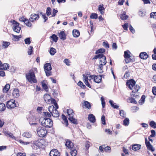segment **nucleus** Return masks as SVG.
I'll use <instances>...</instances> for the list:
<instances>
[{
  "instance_id": "f257e3e1",
  "label": "nucleus",
  "mask_w": 156,
  "mask_h": 156,
  "mask_svg": "<svg viewBox=\"0 0 156 156\" xmlns=\"http://www.w3.org/2000/svg\"><path fill=\"white\" fill-rule=\"evenodd\" d=\"M98 58L99 61V65L98 68V72L100 73L103 72V66L105 65L106 63V58L105 56L103 54H98L95 55L93 58V60Z\"/></svg>"
},
{
  "instance_id": "f03ea898",
  "label": "nucleus",
  "mask_w": 156,
  "mask_h": 156,
  "mask_svg": "<svg viewBox=\"0 0 156 156\" xmlns=\"http://www.w3.org/2000/svg\"><path fill=\"white\" fill-rule=\"evenodd\" d=\"M26 79L30 83H35L37 82L34 72L33 70H30L29 72L26 74Z\"/></svg>"
},
{
  "instance_id": "7ed1b4c3",
  "label": "nucleus",
  "mask_w": 156,
  "mask_h": 156,
  "mask_svg": "<svg viewBox=\"0 0 156 156\" xmlns=\"http://www.w3.org/2000/svg\"><path fill=\"white\" fill-rule=\"evenodd\" d=\"M44 141V139H39L37 140H34L31 142L32 148L34 149H36L37 148H39L41 147L44 144L43 143Z\"/></svg>"
},
{
  "instance_id": "20e7f679",
  "label": "nucleus",
  "mask_w": 156,
  "mask_h": 156,
  "mask_svg": "<svg viewBox=\"0 0 156 156\" xmlns=\"http://www.w3.org/2000/svg\"><path fill=\"white\" fill-rule=\"evenodd\" d=\"M42 125L46 127L51 128L53 126L52 120L49 118H45L42 122Z\"/></svg>"
},
{
  "instance_id": "39448f33",
  "label": "nucleus",
  "mask_w": 156,
  "mask_h": 156,
  "mask_svg": "<svg viewBox=\"0 0 156 156\" xmlns=\"http://www.w3.org/2000/svg\"><path fill=\"white\" fill-rule=\"evenodd\" d=\"M37 131L39 136L41 137H44L47 133V130L46 129L43 127H38Z\"/></svg>"
},
{
  "instance_id": "423d86ee",
  "label": "nucleus",
  "mask_w": 156,
  "mask_h": 156,
  "mask_svg": "<svg viewBox=\"0 0 156 156\" xmlns=\"http://www.w3.org/2000/svg\"><path fill=\"white\" fill-rule=\"evenodd\" d=\"M44 69L46 76H49L51 75V70L52 69L50 63H47L44 64Z\"/></svg>"
},
{
  "instance_id": "0eeeda50",
  "label": "nucleus",
  "mask_w": 156,
  "mask_h": 156,
  "mask_svg": "<svg viewBox=\"0 0 156 156\" xmlns=\"http://www.w3.org/2000/svg\"><path fill=\"white\" fill-rule=\"evenodd\" d=\"M12 23L13 25L12 28L13 31L17 33H20L21 29L19 26L20 23L15 20H13Z\"/></svg>"
},
{
  "instance_id": "6e6552de",
  "label": "nucleus",
  "mask_w": 156,
  "mask_h": 156,
  "mask_svg": "<svg viewBox=\"0 0 156 156\" xmlns=\"http://www.w3.org/2000/svg\"><path fill=\"white\" fill-rule=\"evenodd\" d=\"M128 52L130 53V52L128 50L125 51L124 52V56L125 58V60L126 63H129L131 62H133L134 61V59L130 58V56L128 53Z\"/></svg>"
},
{
  "instance_id": "1a4fd4ad",
  "label": "nucleus",
  "mask_w": 156,
  "mask_h": 156,
  "mask_svg": "<svg viewBox=\"0 0 156 156\" xmlns=\"http://www.w3.org/2000/svg\"><path fill=\"white\" fill-rule=\"evenodd\" d=\"M136 83V81L133 79H131L127 81L126 85L130 90H132Z\"/></svg>"
},
{
  "instance_id": "9d476101",
  "label": "nucleus",
  "mask_w": 156,
  "mask_h": 156,
  "mask_svg": "<svg viewBox=\"0 0 156 156\" xmlns=\"http://www.w3.org/2000/svg\"><path fill=\"white\" fill-rule=\"evenodd\" d=\"M134 90H133L132 93L130 94L131 96L135 97V98H139V96L138 95H135V93L137 92L140 88V87L138 85H136L134 86Z\"/></svg>"
},
{
  "instance_id": "9b49d317",
  "label": "nucleus",
  "mask_w": 156,
  "mask_h": 156,
  "mask_svg": "<svg viewBox=\"0 0 156 156\" xmlns=\"http://www.w3.org/2000/svg\"><path fill=\"white\" fill-rule=\"evenodd\" d=\"M15 101L14 100L11 99L7 101V107L8 108H13L16 107Z\"/></svg>"
},
{
  "instance_id": "f8f14e48",
  "label": "nucleus",
  "mask_w": 156,
  "mask_h": 156,
  "mask_svg": "<svg viewBox=\"0 0 156 156\" xmlns=\"http://www.w3.org/2000/svg\"><path fill=\"white\" fill-rule=\"evenodd\" d=\"M145 143L147 148V149L151 151L152 152L154 151L155 150L154 148L152 146L151 144L149 141H147V138H145Z\"/></svg>"
},
{
  "instance_id": "ddd939ff",
  "label": "nucleus",
  "mask_w": 156,
  "mask_h": 156,
  "mask_svg": "<svg viewBox=\"0 0 156 156\" xmlns=\"http://www.w3.org/2000/svg\"><path fill=\"white\" fill-rule=\"evenodd\" d=\"M50 156H60V153L56 149H53L50 152Z\"/></svg>"
},
{
  "instance_id": "4468645a",
  "label": "nucleus",
  "mask_w": 156,
  "mask_h": 156,
  "mask_svg": "<svg viewBox=\"0 0 156 156\" xmlns=\"http://www.w3.org/2000/svg\"><path fill=\"white\" fill-rule=\"evenodd\" d=\"M27 120H28L29 123L30 125H37V123L35 122V119L34 117L33 116H28L27 117Z\"/></svg>"
},
{
  "instance_id": "2eb2a0df",
  "label": "nucleus",
  "mask_w": 156,
  "mask_h": 156,
  "mask_svg": "<svg viewBox=\"0 0 156 156\" xmlns=\"http://www.w3.org/2000/svg\"><path fill=\"white\" fill-rule=\"evenodd\" d=\"M132 149L135 151L140 150L141 148V146L140 144H134L131 145Z\"/></svg>"
},
{
  "instance_id": "dca6fc26",
  "label": "nucleus",
  "mask_w": 156,
  "mask_h": 156,
  "mask_svg": "<svg viewBox=\"0 0 156 156\" xmlns=\"http://www.w3.org/2000/svg\"><path fill=\"white\" fill-rule=\"evenodd\" d=\"M66 147H67L68 148L71 149L74 147L73 143L70 140H67L65 144Z\"/></svg>"
},
{
  "instance_id": "f3484780",
  "label": "nucleus",
  "mask_w": 156,
  "mask_h": 156,
  "mask_svg": "<svg viewBox=\"0 0 156 156\" xmlns=\"http://www.w3.org/2000/svg\"><path fill=\"white\" fill-rule=\"evenodd\" d=\"M88 119L90 122L93 123L95 122L96 121L95 116L91 114L88 115Z\"/></svg>"
},
{
  "instance_id": "a211bd4d",
  "label": "nucleus",
  "mask_w": 156,
  "mask_h": 156,
  "mask_svg": "<svg viewBox=\"0 0 156 156\" xmlns=\"http://www.w3.org/2000/svg\"><path fill=\"white\" fill-rule=\"evenodd\" d=\"M139 57L142 59H146L148 57V55L145 52H143L140 53Z\"/></svg>"
},
{
  "instance_id": "6ab92c4d",
  "label": "nucleus",
  "mask_w": 156,
  "mask_h": 156,
  "mask_svg": "<svg viewBox=\"0 0 156 156\" xmlns=\"http://www.w3.org/2000/svg\"><path fill=\"white\" fill-rule=\"evenodd\" d=\"M104 76L103 75H100L99 76H97L96 77H95L94 79V81L96 83H100L102 80V77Z\"/></svg>"
},
{
  "instance_id": "aec40b11",
  "label": "nucleus",
  "mask_w": 156,
  "mask_h": 156,
  "mask_svg": "<svg viewBox=\"0 0 156 156\" xmlns=\"http://www.w3.org/2000/svg\"><path fill=\"white\" fill-rule=\"evenodd\" d=\"M9 67V65L7 63H4L2 64V66L0 67V70H6Z\"/></svg>"
},
{
  "instance_id": "412c9836",
  "label": "nucleus",
  "mask_w": 156,
  "mask_h": 156,
  "mask_svg": "<svg viewBox=\"0 0 156 156\" xmlns=\"http://www.w3.org/2000/svg\"><path fill=\"white\" fill-rule=\"evenodd\" d=\"M83 105L85 107V108H87L88 109H90L91 108V105L90 103L88 101H84Z\"/></svg>"
},
{
  "instance_id": "4be33fe9",
  "label": "nucleus",
  "mask_w": 156,
  "mask_h": 156,
  "mask_svg": "<svg viewBox=\"0 0 156 156\" xmlns=\"http://www.w3.org/2000/svg\"><path fill=\"white\" fill-rule=\"evenodd\" d=\"M67 112L69 117H73L74 113L72 109L69 108L67 109Z\"/></svg>"
},
{
  "instance_id": "5701e85b",
  "label": "nucleus",
  "mask_w": 156,
  "mask_h": 156,
  "mask_svg": "<svg viewBox=\"0 0 156 156\" xmlns=\"http://www.w3.org/2000/svg\"><path fill=\"white\" fill-rule=\"evenodd\" d=\"M59 36L61 39L64 40L66 39V36L65 32L63 31H61L59 34Z\"/></svg>"
},
{
  "instance_id": "b1692460",
  "label": "nucleus",
  "mask_w": 156,
  "mask_h": 156,
  "mask_svg": "<svg viewBox=\"0 0 156 156\" xmlns=\"http://www.w3.org/2000/svg\"><path fill=\"white\" fill-rule=\"evenodd\" d=\"M51 115L52 116L54 117H58L59 115L58 111L57 109H55V108L54 110H53V111Z\"/></svg>"
},
{
  "instance_id": "393cba45",
  "label": "nucleus",
  "mask_w": 156,
  "mask_h": 156,
  "mask_svg": "<svg viewBox=\"0 0 156 156\" xmlns=\"http://www.w3.org/2000/svg\"><path fill=\"white\" fill-rule=\"evenodd\" d=\"M39 17H40L39 15L36 14L35 13H33L30 15V19L31 20H38Z\"/></svg>"
},
{
  "instance_id": "a878e982",
  "label": "nucleus",
  "mask_w": 156,
  "mask_h": 156,
  "mask_svg": "<svg viewBox=\"0 0 156 156\" xmlns=\"http://www.w3.org/2000/svg\"><path fill=\"white\" fill-rule=\"evenodd\" d=\"M34 21V20H31L30 18L29 20L27 19L26 20V21H25V22H24V23L27 27H31L32 26V24L30 22H33Z\"/></svg>"
},
{
  "instance_id": "bb28decb",
  "label": "nucleus",
  "mask_w": 156,
  "mask_h": 156,
  "mask_svg": "<svg viewBox=\"0 0 156 156\" xmlns=\"http://www.w3.org/2000/svg\"><path fill=\"white\" fill-rule=\"evenodd\" d=\"M3 133L6 136H9V137H11L13 139H14L15 138V137L13 136L12 133L8 131H3Z\"/></svg>"
},
{
  "instance_id": "cd10ccee",
  "label": "nucleus",
  "mask_w": 156,
  "mask_h": 156,
  "mask_svg": "<svg viewBox=\"0 0 156 156\" xmlns=\"http://www.w3.org/2000/svg\"><path fill=\"white\" fill-rule=\"evenodd\" d=\"M109 103L110 104L111 107L117 109L119 107V106L116 105V104L114 103V101L112 100H110Z\"/></svg>"
},
{
  "instance_id": "c85d7f7f",
  "label": "nucleus",
  "mask_w": 156,
  "mask_h": 156,
  "mask_svg": "<svg viewBox=\"0 0 156 156\" xmlns=\"http://www.w3.org/2000/svg\"><path fill=\"white\" fill-rule=\"evenodd\" d=\"M13 96L16 98L18 97L19 96V91L18 89H15L14 90L12 93Z\"/></svg>"
},
{
  "instance_id": "c756f323",
  "label": "nucleus",
  "mask_w": 156,
  "mask_h": 156,
  "mask_svg": "<svg viewBox=\"0 0 156 156\" xmlns=\"http://www.w3.org/2000/svg\"><path fill=\"white\" fill-rule=\"evenodd\" d=\"M105 8L103 6V5H100L98 6V10L100 12V13L102 15H103L104 13V11Z\"/></svg>"
},
{
  "instance_id": "7c9ffc66",
  "label": "nucleus",
  "mask_w": 156,
  "mask_h": 156,
  "mask_svg": "<svg viewBox=\"0 0 156 156\" xmlns=\"http://www.w3.org/2000/svg\"><path fill=\"white\" fill-rule=\"evenodd\" d=\"M134 97H132L131 98H129L127 99V101L128 102H130L132 103L136 104H137L136 101L135 100Z\"/></svg>"
},
{
  "instance_id": "2f4dec72",
  "label": "nucleus",
  "mask_w": 156,
  "mask_h": 156,
  "mask_svg": "<svg viewBox=\"0 0 156 156\" xmlns=\"http://www.w3.org/2000/svg\"><path fill=\"white\" fill-rule=\"evenodd\" d=\"M73 34L74 37H77L79 36L80 33L78 30H74L73 31Z\"/></svg>"
},
{
  "instance_id": "473e14b6",
  "label": "nucleus",
  "mask_w": 156,
  "mask_h": 156,
  "mask_svg": "<svg viewBox=\"0 0 156 156\" xmlns=\"http://www.w3.org/2000/svg\"><path fill=\"white\" fill-rule=\"evenodd\" d=\"M120 17L121 19L123 20H126L127 19L128 16L126 15V12H124L122 14L120 15Z\"/></svg>"
},
{
  "instance_id": "72a5a7b5",
  "label": "nucleus",
  "mask_w": 156,
  "mask_h": 156,
  "mask_svg": "<svg viewBox=\"0 0 156 156\" xmlns=\"http://www.w3.org/2000/svg\"><path fill=\"white\" fill-rule=\"evenodd\" d=\"M69 120L74 124H77L78 123L77 120L73 117H70L68 118Z\"/></svg>"
},
{
  "instance_id": "f704fd0d",
  "label": "nucleus",
  "mask_w": 156,
  "mask_h": 156,
  "mask_svg": "<svg viewBox=\"0 0 156 156\" xmlns=\"http://www.w3.org/2000/svg\"><path fill=\"white\" fill-rule=\"evenodd\" d=\"M10 87V86L9 84H6L3 89V93H6L9 90Z\"/></svg>"
},
{
  "instance_id": "c9c22d12",
  "label": "nucleus",
  "mask_w": 156,
  "mask_h": 156,
  "mask_svg": "<svg viewBox=\"0 0 156 156\" xmlns=\"http://www.w3.org/2000/svg\"><path fill=\"white\" fill-rule=\"evenodd\" d=\"M105 51V49L103 48H101L97 50L95 52L96 54H98L101 53L102 54V53H104Z\"/></svg>"
},
{
  "instance_id": "e433bc0d",
  "label": "nucleus",
  "mask_w": 156,
  "mask_h": 156,
  "mask_svg": "<svg viewBox=\"0 0 156 156\" xmlns=\"http://www.w3.org/2000/svg\"><path fill=\"white\" fill-rule=\"evenodd\" d=\"M23 136L27 138H30L31 136V134L29 132H25L23 134Z\"/></svg>"
},
{
  "instance_id": "4c0bfd02",
  "label": "nucleus",
  "mask_w": 156,
  "mask_h": 156,
  "mask_svg": "<svg viewBox=\"0 0 156 156\" xmlns=\"http://www.w3.org/2000/svg\"><path fill=\"white\" fill-rule=\"evenodd\" d=\"M51 37L53 41L55 42H57L58 40V37H57V35L55 34H53L51 36Z\"/></svg>"
},
{
  "instance_id": "58836bf2",
  "label": "nucleus",
  "mask_w": 156,
  "mask_h": 156,
  "mask_svg": "<svg viewBox=\"0 0 156 156\" xmlns=\"http://www.w3.org/2000/svg\"><path fill=\"white\" fill-rule=\"evenodd\" d=\"M12 36L14 38V40L16 41H19L20 38L22 37V36L21 35L19 36H17L13 34H12Z\"/></svg>"
},
{
  "instance_id": "ea45409f",
  "label": "nucleus",
  "mask_w": 156,
  "mask_h": 156,
  "mask_svg": "<svg viewBox=\"0 0 156 156\" xmlns=\"http://www.w3.org/2000/svg\"><path fill=\"white\" fill-rule=\"evenodd\" d=\"M129 123V119L127 118H126L123 121V125L126 126H128Z\"/></svg>"
},
{
  "instance_id": "a19ab883",
  "label": "nucleus",
  "mask_w": 156,
  "mask_h": 156,
  "mask_svg": "<svg viewBox=\"0 0 156 156\" xmlns=\"http://www.w3.org/2000/svg\"><path fill=\"white\" fill-rule=\"evenodd\" d=\"M149 125L153 128H156V123L154 121H151L149 122Z\"/></svg>"
},
{
  "instance_id": "79ce46f5",
  "label": "nucleus",
  "mask_w": 156,
  "mask_h": 156,
  "mask_svg": "<svg viewBox=\"0 0 156 156\" xmlns=\"http://www.w3.org/2000/svg\"><path fill=\"white\" fill-rule=\"evenodd\" d=\"M44 98L45 101H46L47 100L49 101V100L51 98L50 97V96L48 94H46L44 95Z\"/></svg>"
},
{
  "instance_id": "37998d69",
  "label": "nucleus",
  "mask_w": 156,
  "mask_h": 156,
  "mask_svg": "<svg viewBox=\"0 0 156 156\" xmlns=\"http://www.w3.org/2000/svg\"><path fill=\"white\" fill-rule=\"evenodd\" d=\"M56 53V49L52 47L50 48V54L51 55H54Z\"/></svg>"
},
{
  "instance_id": "c03bdc74",
  "label": "nucleus",
  "mask_w": 156,
  "mask_h": 156,
  "mask_svg": "<svg viewBox=\"0 0 156 156\" xmlns=\"http://www.w3.org/2000/svg\"><path fill=\"white\" fill-rule=\"evenodd\" d=\"M145 96L144 95H143L140 99L139 101V103L140 105H141L142 103H144L145 101Z\"/></svg>"
},
{
  "instance_id": "a18cd8bd",
  "label": "nucleus",
  "mask_w": 156,
  "mask_h": 156,
  "mask_svg": "<svg viewBox=\"0 0 156 156\" xmlns=\"http://www.w3.org/2000/svg\"><path fill=\"white\" fill-rule=\"evenodd\" d=\"M33 47L32 46H30L28 50V54L29 55H31L32 54L33 51Z\"/></svg>"
},
{
  "instance_id": "49530a36",
  "label": "nucleus",
  "mask_w": 156,
  "mask_h": 156,
  "mask_svg": "<svg viewBox=\"0 0 156 156\" xmlns=\"http://www.w3.org/2000/svg\"><path fill=\"white\" fill-rule=\"evenodd\" d=\"M42 87L46 91H48V87L46 83L43 82H41Z\"/></svg>"
},
{
  "instance_id": "de8ad7c7",
  "label": "nucleus",
  "mask_w": 156,
  "mask_h": 156,
  "mask_svg": "<svg viewBox=\"0 0 156 156\" xmlns=\"http://www.w3.org/2000/svg\"><path fill=\"white\" fill-rule=\"evenodd\" d=\"M77 154V151L76 149L72 150L70 151V154L72 156H76Z\"/></svg>"
},
{
  "instance_id": "09e8293b",
  "label": "nucleus",
  "mask_w": 156,
  "mask_h": 156,
  "mask_svg": "<svg viewBox=\"0 0 156 156\" xmlns=\"http://www.w3.org/2000/svg\"><path fill=\"white\" fill-rule=\"evenodd\" d=\"M120 115L123 118L126 117V113L123 110H119V112Z\"/></svg>"
},
{
  "instance_id": "8fccbe9b",
  "label": "nucleus",
  "mask_w": 156,
  "mask_h": 156,
  "mask_svg": "<svg viewBox=\"0 0 156 156\" xmlns=\"http://www.w3.org/2000/svg\"><path fill=\"white\" fill-rule=\"evenodd\" d=\"M98 17V15L97 13H92L90 16L91 19H97Z\"/></svg>"
},
{
  "instance_id": "3c124183",
  "label": "nucleus",
  "mask_w": 156,
  "mask_h": 156,
  "mask_svg": "<svg viewBox=\"0 0 156 156\" xmlns=\"http://www.w3.org/2000/svg\"><path fill=\"white\" fill-rule=\"evenodd\" d=\"M103 46L105 48H109V45L107 41H104L102 43Z\"/></svg>"
},
{
  "instance_id": "603ef678",
  "label": "nucleus",
  "mask_w": 156,
  "mask_h": 156,
  "mask_svg": "<svg viewBox=\"0 0 156 156\" xmlns=\"http://www.w3.org/2000/svg\"><path fill=\"white\" fill-rule=\"evenodd\" d=\"M24 41L25 44H30L31 43L30 39L29 37L26 38Z\"/></svg>"
},
{
  "instance_id": "864d4df0",
  "label": "nucleus",
  "mask_w": 156,
  "mask_h": 156,
  "mask_svg": "<svg viewBox=\"0 0 156 156\" xmlns=\"http://www.w3.org/2000/svg\"><path fill=\"white\" fill-rule=\"evenodd\" d=\"M51 9L50 7H48L46 10V13L48 16H49L51 14Z\"/></svg>"
},
{
  "instance_id": "5fc2aeb1",
  "label": "nucleus",
  "mask_w": 156,
  "mask_h": 156,
  "mask_svg": "<svg viewBox=\"0 0 156 156\" xmlns=\"http://www.w3.org/2000/svg\"><path fill=\"white\" fill-rule=\"evenodd\" d=\"M5 105L3 103H0V111H2L5 110Z\"/></svg>"
},
{
  "instance_id": "6e6d98bb",
  "label": "nucleus",
  "mask_w": 156,
  "mask_h": 156,
  "mask_svg": "<svg viewBox=\"0 0 156 156\" xmlns=\"http://www.w3.org/2000/svg\"><path fill=\"white\" fill-rule=\"evenodd\" d=\"M10 43L9 42L4 41L3 42L2 46L3 47H4L5 48H6L10 45Z\"/></svg>"
},
{
  "instance_id": "4d7b16f0",
  "label": "nucleus",
  "mask_w": 156,
  "mask_h": 156,
  "mask_svg": "<svg viewBox=\"0 0 156 156\" xmlns=\"http://www.w3.org/2000/svg\"><path fill=\"white\" fill-rule=\"evenodd\" d=\"M90 142L88 141H87L86 142L85 146L87 150H88L89 147L90 146Z\"/></svg>"
},
{
  "instance_id": "13d9d810",
  "label": "nucleus",
  "mask_w": 156,
  "mask_h": 156,
  "mask_svg": "<svg viewBox=\"0 0 156 156\" xmlns=\"http://www.w3.org/2000/svg\"><path fill=\"white\" fill-rule=\"evenodd\" d=\"M138 15L139 16L141 17H143L145 16V12L144 11L140 10L138 12Z\"/></svg>"
},
{
  "instance_id": "bf43d9fd",
  "label": "nucleus",
  "mask_w": 156,
  "mask_h": 156,
  "mask_svg": "<svg viewBox=\"0 0 156 156\" xmlns=\"http://www.w3.org/2000/svg\"><path fill=\"white\" fill-rule=\"evenodd\" d=\"M40 14H42V18L44 19V22H45L48 20V17L45 14L43 13L42 12H40Z\"/></svg>"
},
{
  "instance_id": "052dcab7",
  "label": "nucleus",
  "mask_w": 156,
  "mask_h": 156,
  "mask_svg": "<svg viewBox=\"0 0 156 156\" xmlns=\"http://www.w3.org/2000/svg\"><path fill=\"white\" fill-rule=\"evenodd\" d=\"M101 102L102 108H104L105 105V101L104 98L103 97H101Z\"/></svg>"
},
{
  "instance_id": "680f3d73",
  "label": "nucleus",
  "mask_w": 156,
  "mask_h": 156,
  "mask_svg": "<svg viewBox=\"0 0 156 156\" xmlns=\"http://www.w3.org/2000/svg\"><path fill=\"white\" fill-rule=\"evenodd\" d=\"M104 151L106 152H110L111 148L109 146H107L104 148Z\"/></svg>"
},
{
  "instance_id": "e2e57ef3",
  "label": "nucleus",
  "mask_w": 156,
  "mask_h": 156,
  "mask_svg": "<svg viewBox=\"0 0 156 156\" xmlns=\"http://www.w3.org/2000/svg\"><path fill=\"white\" fill-rule=\"evenodd\" d=\"M101 121L102 123L104 125H105L106 123L105 122V117L104 115H102L101 117Z\"/></svg>"
},
{
  "instance_id": "0e129e2a",
  "label": "nucleus",
  "mask_w": 156,
  "mask_h": 156,
  "mask_svg": "<svg viewBox=\"0 0 156 156\" xmlns=\"http://www.w3.org/2000/svg\"><path fill=\"white\" fill-rule=\"evenodd\" d=\"M150 17L151 18H153L154 19H156V12H151L150 14Z\"/></svg>"
},
{
  "instance_id": "69168bd1",
  "label": "nucleus",
  "mask_w": 156,
  "mask_h": 156,
  "mask_svg": "<svg viewBox=\"0 0 156 156\" xmlns=\"http://www.w3.org/2000/svg\"><path fill=\"white\" fill-rule=\"evenodd\" d=\"M55 108L52 105L51 106H50L48 108V111L50 112V114H51L53 110Z\"/></svg>"
},
{
  "instance_id": "338daca9",
  "label": "nucleus",
  "mask_w": 156,
  "mask_h": 156,
  "mask_svg": "<svg viewBox=\"0 0 156 156\" xmlns=\"http://www.w3.org/2000/svg\"><path fill=\"white\" fill-rule=\"evenodd\" d=\"M58 12V11L54 9L53 10L52 17H54L56 16V13Z\"/></svg>"
},
{
  "instance_id": "774afa93",
  "label": "nucleus",
  "mask_w": 156,
  "mask_h": 156,
  "mask_svg": "<svg viewBox=\"0 0 156 156\" xmlns=\"http://www.w3.org/2000/svg\"><path fill=\"white\" fill-rule=\"evenodd\" d=\"M129 29L132 33L134 34L135 33V30L134 29L131 25H129Z\"/></svg>"
}]
</instances>
